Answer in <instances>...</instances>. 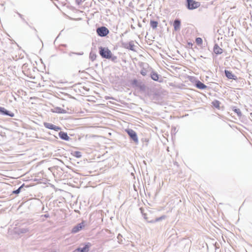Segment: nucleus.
Instances as JSON below:
<instances>
[{
	"mask_svg": "<svg viewBox=\"0 0 252 252\" xmlns=\"http://www.w3.org/2000/svg\"><path fill=\"white\" fill-rule=\"evenodd\" d=\"M99 54L102 58L110 59L112 57V52L107 48L100 47L99 48Z\"/></svg>",
	"mask_w": 252,
	"mask_h": 252,
	"instance_id": "f257e3e1",
	"label": "nucleus"
},
{
	"mask_svg": "<svg viewBox=\"0 0 252 252\" xmlns=\"http://www.w3.org/2000/svg\"><path fill=\"white\" fill-rule=\"evenodd\" d=\"M187 7L189 10H192L197 8L200 5V3L198 1H196L194 0H187Z\"/></svg>",
	"mask_w": 252,
	"mask_h": 252,
	"instance_id": "f03ea898",
	"label": "nucleus"
},
{
	"mask_svg": "<svg viewBox=\"0 0 252 252\" xmlns=\"http://www.w3.org/2000/svg\"><path fill=\"white\" fill-rule=\"evenodd\" d=\"M126 131L128 134L129 137L136 143L138 142V139L136 134V133L132 129H126Z\"/></svg>",
	"mask_w": 252,
	"mask_h": 252,
	"instance_id": "7ed1b4c3",
	"label": "nucleus"
},
{
	"mask_svg": "<svg viewBox=\"0 0 252 252\" xmlns=\"http://www.w3.org/2000/svg\"><path fill=\"white\" fill-rule=\"evenodd\" d=\"M96 32L97 34L100 36H105L109 33V30L105 27L98 28Z\"/></svg>",
	"mask_w": 252,
	"mask_h": 252,
	"instance_id": "20e7f679",
	"label": "nucleus"
},
{
	"mask_svg": "<svg viewBox=\"0 0 252 252\" xmlns=\"http://www.w3.org/2000/svg\"><path fill=\"white\" fill-rule=\"evenodd\" d=\"M122 46L126 49L132 51H135V45L133 41H130L127 43H122Z\"/></svg>",
	"mask_w": 252,
	"mask_h": 252,
	"instance_id": "39448f33",
	"label": "nucleus"
},
{
	"mask_svg": "<svg viewBox=\"0 0 252 252\" xmlns=\"http://www.w3.org/2000/svg\"><path fill=\"white\" fill-rule=\"evenodd\" d=\"M43 125L46 128L50 129H53L56 131H58L61 130V129L60 127H59L58 126H55L50 123L45 122V123H44Z\"/></svg>",
	"mask_w": 252,
	"mask_h": 252,
	"instance_id": "423d86ee",
	"label": "nucleus"
},
{
	"mask_svg": "<svg viewBox=\"0 0 252 252\" xmlns=\"http://www.w3.org/2000/svg\"><path fill=\"white\" fill-rule=\"evenodd\" d=\"M85 226V222L82 221L81 223L77 224L76 226H74L71 232L72 233H76L81 230Z\"/></svg>",
	"mask_w": 252,
	"mask_h": 252,
	"instance_id": "0eeeda50",
	"label": "nucleus"
},
{
	"mask_svg": "<svg viewBox=\"0 0 252 252\" xmlns=\"http://www.w3.org/2000/svg\"><path fill=\"white\" fill-rule=\"evenodd\" d=\"M0 113L5 115L9 116L11 117L14 116V114L13 113L9 112V111H7L4 108L1 107H0Z\"/></svg>",
	"mask_w": 252,
	"mask_h": 252,
	"instance_id": "6e6552de",
	"label": "nucleus"
},
{
	"mask_svg": "<svg viewBox=\"0 0 252 252\" xmlns=\"http://www.w3.org/2000/svg\"><path fill=\"white\" fill-rule=\"evenodd\" d=\"M213 51L217 55L221 54L223 51L222 49L217 44L214 45Z\"/></svg>",
	"mask_w": 252,
	"mask_h": 252,
	"instance_id": "1a4fd4ad",
	"label": "nucleus"
},
{
	"mask_svg": "<svg viewBox=\"0 0 252 252\" xmlns=\"http://www.w3.org/2000/svg\"><path fill=\"white\" fill-rule=\"evenodd\" d=\"M91 246V244L90 243H88L82 248H78L77 250L80 251V252H87L89 251Z\"/></svg>",
	"mask_w": 252,
	"mask_h": 252,
	"instance_id": "9d476101",
	"label": "nucleus"
},
{
	"mask_svg": "<svg viewBox=\"0 0 252 252\" xmlns=\"http://www.w3.org/2000/svg\"><path fill=\"white\" fill-rule=\"evenodd\" d=\"M180 26H181L180 21L178 19L175 20L173 23V27H174V30L176 31H178L180 28Z\"/></svg>",
	"mask_w": 252,
	"mask_h": 252,
	"instance_id": "9b49d317",
	"label": "nucleus"
},
{
	"mask_svg": "<svg viewBox=\"0 0 252 252\" xmlns=\"http://www.w3.org/2000/svg\"><path fill=\"white\" fill-rule=\"evenodd\" d=\"M60 137L63 140L68 141L69 139V136L67 135V133L61 131L59 133Z\"/></svg>",
	"mask_w": 252,
	"mask_h": 252,
	"instance_id": "f8f14e48",
	"label": "nucleus"
},
{
	"mask_svg": "<svg viewBox=\"0 0 252 252\" xmlns=\"http://www.w3.org/2000/svg\"><path fill=\"white\" fill-rule=\"evenodd\" d=\"M225 74L226 76L230 79H235L234 77H235L234 74H232V72L228 70H225Z\"/></svg>",
	"mask_w": 252,
	"mask_h": 252,
	"instance_id": "ddd939ff",
	"label": "nucleus"
},
{
	"mask_svg": "<svg viewBox=\"0 0 252 252\" xmlns=\"http://www.w3.org/2000/svg\"><path fill=\"white\" fill-rule=\"evenodd\" d=\"M196 87L200 89H205L207 86L201 82L198 81L196 83Z\"/></svg>",
	"mask_w": 252,
	"mask_h": 252,
	"instance_id": "4468645a",
	"label": "nucleus"
},
{
	"mask_svg": "<svg viewBox=\"0 0 252 252\" xmlns=\"http://www.w3.org/2000/svg\"><path fill=\"white\" fill-rule=\"evenodd\" d=\"M151 77L153 80L158 81L159 79V75L158 73L153 71L151 74Z\"/></svg>",
	"mask_w": 252,
	"mask_h": 252,
	"instance_id": "2eb2a0df",
	"label": "nucleus"
},
{
	"mask_svg": "<svg viewBox=\"0 0 252 252\" xmlns=\"http://www.w3.org/2000/svg\"><path fill=\"white\" fill-rule=\"evenodd\" d=\"M150 25L153 29H155L157 28L158 26V22L157 21L151 20L150 21Z\"/></svg>",
	"mask_w": 252,
	"mask_h": 252,
	"instance_id": "dca6fc26",
	"label": "nucleus"
},
{
	"mask_svg": "<svg viewBox=\"0 0 252 252\" xmlns=\"http://www.w3.org/2000/svg\"><path fill=\"white\" fill-rule=\"evenodd\" d=\"M212 104L214 107L217 108H220V102L217 100H215L212 102Z\"/></svg>",
	"mask_w": 252,
	"mask_h": 252,
	"instance_id": "f3484780",
	"label": "nucleus"
},
{
	"mask_svg": "<svg viewBox=\"0 0 252 252\" xmlns=\"http://www.w3.org/2000/svg\"><path fill=\"white\" fill-rule=\"evenodd\" d=\"M72 155L73 156H74L75 157L77 158H79L81 157V156H82L81 153L79 151L74 152V153L72 154Z\"/></svg>",
	"mask_w": 252,
	"mask_h": 252,
	"instance_id": "a211bd4d",
	"label": "nucleus"
},
{
	"mask_svg": "<svg viewBox=\"0 0 252 252\" xmlns=\"http://www.w3.org/2000/svg\"><path fill=\"white\" fill-rule=\"evenodd\" d=\"M196 43L198 45H201L202 43V39L200 37H197L195 39Z\"/></svg>",
	"mask_w": 252,
	"mask_h": 252,
	"instance_id": "6ab92c4d",
	"label": "nucleus"
},
{
	"mask_svg": "<svg viewBox=\"0 0 252 252\" xmlns=\"http://www.w3.org/2000/svg\"><path fill=\"white\" fill-rule=\"evenodd\" d=\"M233 111L238 114V115L240 116L241 115V112L240 110L238 108H235Z\"/></svg>",
	"mask_w": 252,
	"mask_h": 252,
	"instance_id": "aec40b11",
	"label": "nucleus"
},
{
	"mask_svg": "<svg viewBox=\"0 0 252 252\" xmlns=\"http://www.w3.org/2000/svg\"><path fill=\"white\" fill-rule=\"evenodd\" d=\"M22 188V186H21L20 188H19L17 190H14L13 191V193L14 194H18L20 192L21 189Z\"/></svg>",
	"mask_w": 252,
	"mask_h": 252,
	"instance_id": "412c9836",
	"label": "nucleus"
},
{
	"mask_svg": "<svg viewBox=\"0 0 252 252\" xmlns=\"http://www.w3.org/2000/svg\"><path fill=\"white\" fill-rule=\"evenodd\" d=\"M76 2L78 5H80L83 1V0H75Z\"/></svg>",
	"mask_w": 252,
	"mask_h": 252,
	"instance_id": "4be33fe9",
	"label": "nucleus"
},
{
	"mask_svg": "<svg viewBox=\"0 0 252 252\" xmlns=\"http://www.w3.org/2000/svg\"><path fill=\"white\" fill-rule=\"evenodd\" d=\"M141 73L142 75H143V76L145 75H146V73L144 71H141Z\"/></svg>",
	"mask_w": 252,
	"mask_h": 252,
	"instance_id": "5701e85b",
	"label": "nucleus"
},
{
	"mask_svg": "<svg viewBox=\"0 0 252 252\" xmlns=\"http://www.w3.org/2000/svg\"><path fill=\"white\" fill-rule=\"evenodd\" d=\"M137 83V81L136 80H134L133 81V83L136 84Z\"/></svg>",
	"mask_w": 252,
	"mask_h": 252,
	"instance_id": "b1692460",
	"label": "nucleus"
},
{
	"mask_svg": "<svg viewBox=\"0 0 252 252\" xmlns=\"http://www.w3.org/2000/svg\"><path fill=\"white\" fill-rule=\"evenodd\" d=\"M189 45L192 46V44L191 43H189Z\"/></svg>",
	"mask_w": 252,
	"mask_h": 252,
	"instance_id": "393cba45",
	"label": "nucleus"
}]
</instances>
